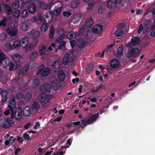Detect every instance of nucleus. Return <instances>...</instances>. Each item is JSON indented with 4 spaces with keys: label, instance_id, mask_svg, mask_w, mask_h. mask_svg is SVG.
Instances as JSON below:
<instances>
[{
    "label": "nucleus",
    "instance_id": "obj_1",
    "mask_svg": "<svg viewBox=\"0 0 155 155\" xmlns=\"http://www.w3.org/2000/svg\"><path fill=\"white\" fill-rule=\"evenodd\" d=\"M38 99L41 105L44 108H46L48 106V104L47 103L49 102L50 98L47 94L44 93H41L38 96Z\"/></svg>",
    "mask_w": 155,
    "mask_h": 155
},
{
    "label": "nucleus",
    "instance_id": "obj_2",
    "mask_svg": "<svg viewBox=\"0 0 155 155\" xmlns=\"http://www.w3.org/2000/svg\"><path fill=\"white\" fill-rule=\"evenodd\" d=\"M22 110L19 107L16 108L14 111L13 109L11 111V118L14 119L15 118L17 121H19L21 118Z\"/></svg>",
    "mask_w": 155,
    "mask_h": 155
},
{
    "label": "nucleus",
    "instance_id": "obj_3",
    "mask_svg": "<svg viewBox=\"0 0 155 155\" xmlns=\"http://www.w3.org/2000/svg\"><path fill=\"white\" fill-rule=\"evenodd\" d=\"M125 0H110L107 3V7L111 9L116 8L118 4L123 5L125 3Z\"/></svg>",
    "mask_w": 155,
    "mask_h": 155
},
{
    "label": "nucleus",
    "instance_id": "obj_4",
    "mask_svg": "<svg viewBox=\"0 0 155 155\" xmlns=\"http://www.w3.org/2000/svg\"><path fill=\"white\" fill-rule=\"evenodd\" d=\"M125 27V25L124 23L119 24L117 26V29L115 33L111 34V36L114 37L115 35L117 37L121 36L123 34V31Z\"/></svg>",
    "mask_w": 155,
    "mask_h": 155
},
{
    "label": "nucleus",
    "instance_id": "obj_5",
    "mask_svg": "<svg viewBox=\"0 0 155 155\" xmlns=\"http://www.w3.org/2000/svg\"><path fill=\"white\" fill-rule=\"evenodd\" d=\"M140 52V51L138 48H134L128 51L127 56L129 58H134L138 55Z\"/></svg>",
    "mask_w": 155,
    "mask_h": 155
},
{
    "label": "nucleus",
    "instance_id": "obj_6",
    "mask_svg": "<svg viewBox=\"0 0 155 155\" xmlns=\"http://www.w3.org/2000/svg\"><path fill=\"white\" fill-rule=\"evenodd\" d=\"M6 32L11 35V37L15 36L18 31V29L17 26L11 25L8 27L6 30Z\"/></svg>",
    "mask_w": 155,
    "mask_h": 155
},
{
    "label": "nucleus",
    "instance_id": "obj_7",
    "mask_svg": "<svg viewBox=\"0 0 155 155\" xmlns=\"http://www.w3.org/2000/svg\"><path fill=\"white\" fill-rule=\"evenodd\" d=\"M33 3L38 8L41 7L46 9L50 8V5H49L45 4L41 0H34Z\"/></svg>",
    "mask_w": 155,
    "mask_h": 155
},
{
    "label": "nucleus",
    "instance_id": "obj_8",
    "mask_svg": "<svg viewBox=\"0 0 155 155\" xmlns=\"http://www.w3.org/2000/svg\"><path fill=\"white\" fill-rule=\"evenodd\" d=\"M140 40L138 37H133L131 39V41L127 43V48H130L133 46L138 45L140 43Z\"/></svg>",
    "mask_w": 155,
    "mask_h": 155
},
{
    "label": "nucleus",
    "instance_id": "obj_9",
    "mask_svg": "<svg viewBox=\"0 0 155 155\" xmlns=\"http://www.w3.org/2000/svg\"><path fill=\"white\" fill-rule=\"evenodd\" d=\"M29 21V20L27 19L22 23L20 27L22 31H26L31 28V25Z\"/></svg>",
    "mask_w": 155,
    "mask_h": 155
},
{
    "label": "nucleus",
    "instance_id": "obj_10",
    "mask_svg": "<svg viewBox=\"0 0 155 155\" xmlns=\"http://www.w3.org/2000/svg\"><path fill=\"white\" fill-rule=\"evenodd\" d=\"M64 31L63 29L59 30L57 32V39L56 40V43H59L60 40H62L65 37Z\"/></svg>",
    "mask_w": 155,
    "mask_h": 155
},
{
    "label": "nucleus",
    "instance_id": "obj_11",
    "mask_svg": "<svg viewBox=\"0 0 155 155\" xmlns=\"http://www.w3.org/2000/svg\"><path fill=\"white\" fill-rule=\"evenodd\" d=\"M43 18L46 23L49 24L53 19V16L51 12H49L44 15Z\"/></svg>",
    "mask_w": 155,
    "mask_h": 155
},
{
    "label": "nucleus",
    "instance_id": "obj_12",
    "mask_svg": "<svg viewBox=\"0 0 155 155\" xmlns=\"http://www.w3.org/2000/svg\"><path fill=\"white\" fill-rule=\"evenodd\" d=\"M29 69V65L26 64L24 66L21 70H18L17 71V73L19 76L26 74Z\"/></svg>",
    "mask_w": 155,
    "mask_h": 155
},
{
    "label": "nucleus",
    "instance_id": "obj_13",
    "mask_svg": "<svg viewBox=\"0 0 155 155\" xmlns=\"http://www.w3.org/2000/svg\"><path fill=\"white\" fill-rule=\"evenodd\" d=\"M99 116L98 112L94 114H92L88 119V122H89L88 124H92L95 121Z\"/></svg>",
    "mask_w": 155,
    "mask_h": 155
},
{
    "label": "nucleus",
    "instance_id": "obj_14",
    "mask_svg": "<svg viewBox=\"0 0 155 155\" xmlns=\"http://www.w3.org/2000/svg\"><path fill=\"white\" fill-rule=\"evenodd\" d=\"M29 41V39L28 37L25 36L24 38H21V47L22 48H24L27 45Z\"/></svg>",
    "mask_w": 155,
    "mask_h": 155
},
{
    "label": "nucleus",
    "instance_id": "obj_15",
    "mask_svg": "<svg viewBox=\"0 0 155 155\" xmlns=\"http://www.w3.org/2000/svg\"><path fill=\"white\" fill-rule=\"evenodd\" d=\"M93 23L94 21L93 18L91 17H89L85 20L84 25L87 28H88L92 26Z\"/></svg>",
    "mask_w": 155,
    "mask_h": 155
},
{
    "label": "nucleus",
    "instance_id": "obj_16",
    "mask_svg": "<svg viewBox=\"0 0 155 155\" xmlns=\"http://www.w3.org/2000/svg\"><path fill=\"white\" fill-rule=\"evenodd\" d=\"M82 16V15L81 13L75 14L73 16L72 22L74 24L77 23L80 21Z\"/></svg>",
    "mask_w": 155,
    "mask_h": 155
},
{
    "label": "nucleus",
    "instance_id": "obj_17",
    "mask_svg": "<svg viewBox=\"0 0 155 155\" xmlns=\"http://www.w3.org/2000/svg\"><path fill=\"white\" fill-rule=\"evenodd\" d=\"M1 122L0 126L2 128L6 129L10 127V125H9V124L7 121V118L6 119H2Z\"/></svg>",
    "mask_w": 155,
    "mask_h": 155
},
{
    "label": "nucleus",
    "instance_id": "obj_18",
    "mask_svg": "<svg viewBox=\"0 0 155 155\" xmlns=\"http://www.w3.org/2000/svg\"><path fill=\"white\" fill-rule=\"evenodd\" d=\"M103 28L101 25H95L92 29V31L94 32L97 34L100 33L102 30Z\"/></svg>",
    "mask_w": 155,
    "mask_h": 155
},
{
    "label": "nucleus",
    "instance_id": "obj_19",
    "mask_svg": "<svg viewBox=\"0 0 155 155\" xmlns=\"http://www.w3.org/2000/svg\"><path fill=\"white\" fill-rule=\"evenodd\" d=\"M50 71V69L48 67L46 68L43 69L41 73V77L43 78L46 77L49 74Z\"/></svg>",
    "mask_w": 155,
    "mask_h": 155
},
{
    "label": "nucleus",
    "instance_id": "obj_20",
    "mask_svg": "<svg viewBox=\"0 0 155 155\" xmlns=\"http://www.w3.org/2000/svg\"><path fill=\"white\" fill-rule=\"evenodd\" d=\"M10 61L7 58H6L0 62V65L4 68L7 67L10 63Z\"/></svg>",
    "mask_w": 155,
    "mask_h": 155
},
{
    "label": "nucleus",
    "instance_id": "obj_21",
    "mask_svg": "<svg viewBox=\"0 0 155 155\" xmlns=\"http://www.w3.org/2000/svg\"><path fill=\"white\" fill-rule=\"evenodd\" d=\"M12 60L16 63L19 62L21 58V56L19 54H17L11 56Z\"/></svg>",
    "mask_w": 155,
    "mask_h": 155
},
{
    "label": "nucleus",
    "instance_id": "obj_22",
    "mask_svg": "<svg viewBox=\"0 0 155 155\" xmlns=\"http://www.w3.org/2000/svg\"><path fill=\"white\" fill-rule=\"evenodd\" d=\"M28 9L29 12L32 14H34L36 11V6L33 3L28 5Z\"/></svg>",
    "mask_w": 155,
    "mask_h": 155
},
{
    "label": "nucleus",
    "instance_id": "obj_23",
    "mask_svg": "<svg viewBox=\"0 0 155 155\" xmlns=\"http://www.w3.org/2000/svg\"><path fill=\"white\" fill-rule=\"evenodd\" d=\"M8 107L11 110L14 109L15 107V98H12L9 101V104L8 105Z\"/></svg>",
    "mask_w": 155,
    "mask_h": 155
},
{
    "label": "nucleus",
    "instance_id": "obj_24",
    "mask_svg": "<svg viewBox=\"0 0 155 155\" xmlns=\"http://www.w3.org/2000/svg\"><path fill=\"white\" fill-rule=\"evenodd\" d=\"M23 113L25 116H28L31 113V112L29 106H26L23 110Z\"/></svg>",
    "mask_w": 155,
    "mask_h": 155
},
{
    "label": "nucleus",
    "instance_id": "obj_25",
    "mask_svg": "<svg viewBox=\"0 0 155 155\" xmlns=\"http://www.w3.org/2000/svg\"><path fill=\"white\" fill-rule=\"evenodd\" d=\"M119 62L116 59H114L111 61L110 67L113 68H117L119 66Z\"/></svg>",
    "mask_w": 155,
    "mask_h": 155
},
{
    "label": "nucleus",
    "instance_id": "obj_26",
    "mask_svg": "<svg viewBox=\"0 0 155 155\" xmlns=\"http://www.w3.org/2000/svg\"><path fill=\"white\" fill-rule=\"evenodd\" d=\"M39 53L41 55H43L45 54L46 47L43 45H41L39 48Z\"/></svg>",
    "mask_w": 155,
    "mask_h": 155
},
{
    "label": "nucleus",
    "instance_id": "obj_27",
    "mask_svg": "<svg viewBox=\"0 0 155 155\" xmlns=\"http://www.w3.org/2000/svg\"><path fill=\"white\" fill-rule=\"evenodd\" d=\"M58 76L61 81H64L65 78L64 72L63 71H60L58 74Z\"/></svg>",
    "mask_w": 155,
    "mask_h": 155
},
{
    "label": "nucleus",
    "instance_id": "obj_28",
    "mask_svg": "<svg viewBox=\"0 0 155 155\" xmlns=\"http://www.w3.org/2000/svg\"><path fill=\"white\" fill-rule=\"evenodd\" d=\"M69 56L68 54H66L63 57L62 62L64 64L66 65L68 64L69 60Z\"/></svg>",
    "mask_w": 155,
    "mask_h": 155
},
{
    "label": "nucleus",
    "instance_id": "obj_29",
    "mask_svg": "<svg viewBox=\"0 0 155 155\" xmlns=\"http://www.w3.org/2000/svg\"><path fill=\"white\" fill-rule=\"evenodd\" d=\"M32 108L34 110L37 111L40 108V105L37 102H33L32 105Z\"/></svg>",
    "mask_w": 155,
    "mask_h": 155
},
{
    "label": "nucleus",
    "instance_id": "obj_30",
    "mask_svg": "<svg viewBox=\"0 0 155 155\" xmlns=\"http://www.w3.org/2000/svg\"><path fill=\"white\" fill-rule=\"evenodd\" d=\"M61 62L59 60H56L54 61L53 66L55 69H58L61 67Z\"/></svg>",
    "mask_w": 155,
    "mask_h": 155
},
{
    "label": "nucleus",
    "instance_id": "obj_31",
    "mask_svg": "<svg viewBox=\"0 0 155 155\" xmlns=\"http://www.w3.org/2000/svg\"><path fill=\"white\" fill-rule=\"evenodd\" d=\"M123 45H121L119 47L117 51V55L119 57L123 54Z\"/></svg>",
    "mask_w": 155,
    "mask_h": 155
},
{
    "label": "nucleus",
    "instance_id": "obj_32",
    "mask_svg": "<svg viewBox=\"0 0 155 155\" xmlns=\"http://www.w3.org/2000/svg\"><path fill=\"white\" fill-rule=\"evenodd\" d=\"M4 49L6 50H12L13 49V47L10 44L7 42L4 44Z\"/></svg>",
    "mask_w": 155,
    "mask_h": 155
},
{
    "label": "nucleus",
    "instance_id": "obj_33",
    "mask_svg": "<svg viewBox=\"0 0 155 155\" xmlns=\"http://www.w3.org/2000/svg\"><path fill=\"white\" fill-rule=\"evenodd\" d=\"M38 57V53L36 52H34L31 53L29 58L31 60H34L37 58Z\"/></svg>",
    "mask_w": 155,
    "mask_h": 155
},
{
    "label": "nucleus",
    "instance_id": "obj_34",
    "mask_svg": "<svg viewBox=\"0 0 155 155\" xmlns=\"http://www.w3.org/2000/svg\"><path fill=\"white\" fill-rule=\"evenodd\" d=\"M5 8L7 14H10L12 12V9L10 6L7 5H5Z\"/></svg>",
    "mask_w": 155,
    "mask_h": 155
},
{
    "label": "nucleus",
    "instance_id": "obj_35",
    "mask_svg": "<svg viewBox=\"0 0 155 155\" xmlns=\"http://www.w3.org/2000/svg\"><path fill=\"white\" fill-rule=\"evenodd\" d=\"M94 68V65L93 63L90 64L88 65V68L86 70V72L89 74L91 73Z\"/></svg>",
    "mask_w": 155,
    "mask_h": 155
},
{
    "label": "nucleus",
    "instance_id": "obj_36",
    "mask_svg": "<svg viewBox=\"0 0 155 155\" xmlns=\"http://www.w3.org/2000/svg\"><path fill=\"white\" fill-rule=\"evenodd\" d=\"M89 42V41H88V40H87L86 41H83L79 43L78 46H79V48H84L87 45V43H88Z\"/></svg>",
    "mask_w": 155,
    "mask_h": 155
},
{
    "label": "nucleus",
    "instance_id": "obj_37",
    "mask_svg": "<svg viewBox=\"0 0 155 155\" xmlns=\"http://www.w3.org/2000/svg\"><path fill=\"white\" fill-rule=\"evenodd\" d=\"M54 30L53 26H52L50 29L49 34V37L50 38H52L54 35Z\"/></svg>",
    "mask_w": 155,
    "mask_h": 155
},
{
    "label": "nucleus",
    "instance_id": "obj_38",
    "mask_svg": "<svg viewBox=\"0 0 155 155\" xmlns=\"http://www.w3.org/2000/svg\"><path fill=\"white\" fill-rule=\"evenodd\" d=\"M21 41L19 40L16 41L13 43V48H17L19 46H21Z\"/></svg>",
    "mask_w": 155,
    "mask_h": 155
},
{
    "label": "nucleus",
    "instance_id": "obj_39",
    "mask_svg": "<svg viewBox=\"0 0 155 155\" xmlns=\"http://www.w3.org/2000/svg\"><path fill=\"white\" fill-rule=\"evenodd\" d=\"M61 7H59L55 9L52 11L53 15H58L61 12Z\"/></svg>",
    "mask_w": 155,
    "mask_h": 155
},
{
    "label": "nucleus",
    "instance_id": "obj_40",
    "mask_svg": "<svg viewBox=\"0 0 155 155\" xmlns=\"http://www.w3.org/2000/svg\"><path fill=\"white\" fill-rule=\"evenodd\" d=\"M48 28V26L46 24V23H43L41 27V30L42 32H45L47 30Z\"/></svg>",
    "mask_w": 155,
    "mask_h": 155
},
{
    "label": "nucleus",
    "instance_id": "obj_41",
    "mask_svg": "<svg viewBox=\"0 0 155 155\" xmlns=\"http://www.w3.org/2000/svg\"><path fill=\"white\" fill-rule=\"evenodd\" d=\"M72 8H75L79 5V1L78 0H76L73 2L71 4Z\"/></svg>",
    "mask_w": 155,
    "mask_h": 155
},
{
    "label": "nucleus",
    "instance_id": "obj_42",
    "mask_svg": "<svg viewBox=\"0 0 155 155\" xmlns=\"http://www.w3.org/2000/svg\"><path fill=\"white\" fill-rule=\"evenodd\" d=\"M21 17L23 18H27L28 15V13L27 10L26 9H24L21 13Z\"/></svg>",
    "mask_w": 155,
    "mask_h": 155
},
{
    "label": "nucleus",
    "instance_id": "obj_43",
    "mask_svg": "<svg viewBox=\"0 0 155 155\" xmlns=\"http://www.w3.org/2000/svg\"><path fill=\"white\" fill-rule=\"evenodd\" d=\"M20 14V12L18 10H16L13 11L12 13V15L15 18H18L19 17Z\"/></svg>",
    "mask_w": 155,
    "mask_h": 155
},
{
    "label": "nucleus",
    "instance_id": "obj_44",
    "mask_svg": "<svg viewBox=\"0 0 155 155\" xmlns=\"http://www.w3.org/2000/svg\"><path fill=\"white\" fill-rule=\"evenodd\" d=\"M34 45L29 44L28 46L27 45L25 48V50L27 52L31 51L33 49Z\"/></svg>",
    "mask_w": 155,
    "mask_h": 155
},
{
    "label": "nucleus",
    "instance_id": "obj_45",
    "mask_svg": "<svg viewBox=\"0 0 155 155\" xmlns=\"http://www.w3.org/2000/svg\"><path fill=\"white\" fill-rule=\"evenodd\" d=\"M13 139V140L12 141V143H13L16 140V139L15 138H14L12 136H11L10 137V138L8 140H6L5 142V144L6 145H8L9 144V143L10 142H11V139Z\"/></svg>",
    "mask_w": 155,
    "mask_h": 155
},
{
    "label": "nucleus",
    "instance_id": "obj_46",
    "mask_svg": "<svg viewBox=\"0 0 155 155\" xmlns=\"http://www.w3.org/2000/svg\"><path fill=\"white\" fill-rule=\"evenodd\" d=\"M7 38V35L5 33H2L0 35V40L2 41H4Z\"/></svg>",
    "mask_w": 155,
    "mask_h": 155
},
{
    "label": "nucleus",
    "instance_id": "obj_47",
    "mask_svg": "<svg viewBox=\"0 0 155 155\" xmlns=\"http://www.w3.org/2000/svg\"><path fill=\"white\" fill-rule=\"evenodd\" d=\"M7 18H4L1 20L0 21V26L5 27L6 25V23L7 22Z\"/></svg>",
    "mask_w": 155,
    "mask_h": 155
},
{
    "label": "nucleus",
    "instance_id": "obj_48",
    "mask_svg": "<svg viewBox=\"0 0 155 155\" xmlns=\"http://www.w3.org/2000/svg\"><path fill=\"white\" fill-rule=\"evenodd\" d=\"M106 9V7L104 5H102L99 7L98 9V12L99 13H102L104 12Z\"/></svg>",
    "mask_w": 155,
    "mask_h": 155
},
{
    "label": "nucleus",
    "instance_id": "obj_49",
    "mask_svg": "<svg viewBox=\"0 0 155 155\" xmlns=\"http://www.w3.org/2000/svg\"><path fill=\"white\" fill-rule=\"evenodd\" d=\"M24 94L22 92H20L17 94L15 96V99L17 100H19L22 98Z\"/></svg>",
    "mask_w": 155,
    "mask_h": 155
},
{
    "label": "nucleus",
    "instance_id": "obj_50",
    "mask_svg": "<svg viewBox=\"0 0 155 155\" xmlns=\"http://www.w3.org/2000/svg\"><path fill=\"white\" fill-rule=\"evenodd\" d=\"M65 44V42L63 41L61 43L60 45L57 49L62 50L64 49V46Z\"/></svg>",
    "mask_w": 155,
    "mask_h": 155
},
{
    "label": "nucleus",
    "instance_id": "obj_51",
    "mask_svg": "<svg viewBox=\"0 0 155 155\" xmlns=\"http://www.w3.org/2000/svg\"><path fill=\"white\" fill-rule=\"evenodd\" d=\"M45 67V66L44 64H42L39 67V69L38 70V71L36 72V75H38L40 73H41L42 69L44 68Z\"/></svg>",
    "mask_w": 155,
    "mask_h": 155
},
{
    "label": "nucleus",
    "instance_id": "obj_52",
    "mask_svg": "<svg viewBox=\"0 0 155 155\" xmlns=\"http://www.w3.org/2000/svg\"><path fill=\"white\" fill-rule=\"evenodd\" d=\"M33 84L35 87L38 86L39 84V81L38 79H35L33 81Z\"/></svg>",
    "mask_w": 155,
    "mask_h": 155
},
{
    "label": "nucleus",
    "instance_id": "obj_53",
    "mask_svg": "<svg viewBox=\"0 0 155 155\" xmlns=\"http://www.w3.org/2000/svg\"><path fill=\"white\" fill-rule=\"evenodd\" d=\"M88 6L87 7V9L88 10L91 9L94 5V2H91L88 4Z\"/></svg>",
    "mask_w": 155,
    "mask_h": 155
},
{
    "label": "nucleus",
    "instance_id": "obj_54",
    "mask_svg": "<svg viewBox=\"0 0 155 155\" xmlns=\"http://www.w3.org/2000/svg\"><path fill=\"white\" fill-rule=\"evenodd\" d=\"M19 7V3L18 2H15L12 4V7L15 9L18 8Z\"/></svg>",
    "mask_w": 155,
    "mask_h": 155
},
{
    "label": "nucleus",
    "instance_id": "obj_55",
    "mask_svg": "<svg viewBox=\"0 0 155 155\" xmlns=\"http://www.w3.org/2000/svg\"><path fill=\"white\" fill-rule=\"evenodd\" d=\"M41 91H44L48 93L51 92V89L52 88H39Z\"/></svg>",
    "mask_w": 155,
    "mask_h": 155
},
{
    "label": "nucleus",
    "instance_id": "obj_56",
    "mask_svg": "<svg viewBox=\"0 0 155 155\" xmlns=\"http://www.w3.org/2000/svg\"><path fill=\"white\" fill-rule=\"evenodd\" d=\"M16 140L18 141L19 142V143L20 144H23L24 140L21 137L19 136H17Z\"/></svg>",
    "mask_w": 155,
    "mask_h": 155
},
{
    "label": "nucleus",
    "instance_id": "obj_57",
    "mask_svg": "<svg viewBox=\"0 0 155 155\" xmlns=\"http://www.w3.org/2000/svg\"><path fill=\"white\" fill-rule=\"evenodd\" d=\"M9 70L10 71H12L13 70L15 66V64L12 62H11L9 64Z\"/></svg>",
    "mask_w": 155,
    "mask_h": 155
},
{
    "label": "nucleus",
    "instance_id": "obj_58",
    "mask_svg": "<svg viewBox=\"0 0 155 155\" xmlns=\"http://www.w3.org/2000/svg\"><path fill=\"white\" fill-rule=\"evenodd\" d=\"M23 135L25 140H29L30 139V137L28 134L24 133Z\"/></svg>",
    "mask_w": 155,
    "mask_h": 155
},
{
    "label": "nucleus",
    "instance_id": "obj_59",
    "mask_svg": "<svg viewBox=\"0 0 155 155\" xmlns=\"http://www.w3.org/2000/svg\"><path fill=\"white\" fill-rule=\"evenodd\" d=\"M67 38L69 39H71L73 37V32H69L67 36Z\"/></svg>",
    "mask_w": 155,
    "mask_h": 155
},
{
    "label": "nucleus",
    "instance_id": "obj_60",
    "mask_svg": "<svg viewBox=\"0 0 155 155\" xmlns=\"http://www.w3.org/2000/svg\"><path fill=\"white\" fill-rule=\"evenodd\" d=\"M11 118L10 117H8L7 118V121L9 124V125H10V127L11 125L14 124V122L13 120H11Z\"/></svg>",
    "mask_w": 155,
    "mask_h": 155
},
{
    "label": "nucleus",
    "instance_id": "obj_61",
    "mask_svg": "<svg viewBox=\"0 0 155 155\" xmlns=\"http://www.w3.org/2000/svg\"><path fill=\"white\" fill-rule=\"evenodd\" d=\"M100 88H97L96 90L93 89L92 90L89 91L88 93L89 94H92L96 93L99 90Z\"/></svg>",
    "mask_w": 155,
    "mask_h": 155
},
{
    "label": "nucleus",
    "instance_id": "obj_62",
    "mask_svg": "<svg viewBox=\"0 0 155 155\" xmlns=\"http://www.w3.org/2000/svg\"><path fill=\"white\" fill-rule=\"evenodd\" d=\"M31 97V94L30 93H28L25 96V98L26 100H29Z\"/></svg>",
    "mask_w": 155,
    "mask_h": 155
},
{
    "label": "nucleus",
    "instance_id": "obj_63",
    "mask_svg": "<svg viewBox=\"0 0 155 155\" xmlns=\"http://www.w3.org/2000/svg\"><path fill=\"white\" fill-rule=\"evenodd\" d=\"M81 121L82 124L84 125V126H86L87 124H88V123H89L88 122V120H82Z\"/></svg>",
    "mask_w": 155,
    "mask_h": 155
},
{
    "label": "nucleus",
    "instance_id": "obj_64",
    "mask_svg": "<svg viewBox=\"0 0 155 155\" xmlns=\"http://www.w3.org/2000/svg\"><path fill=\"white\" fill-rule=\"evenodd\" d=\"M38 18L36 16H34L31 19V21L32 22H38Z\"/></svg>",
    "mask_w": 155,
    "mask_h": 155
}]
</instances>
